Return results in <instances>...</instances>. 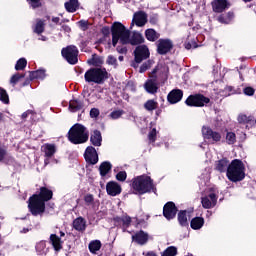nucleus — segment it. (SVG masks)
Masks as SVG:
<instances>
[{"label": "nucleus", "instance_id": "4be33fe9", "mask_svg": "<svg viewBox=\"0 0 256 256\" xmlns=\"http://www.w3.org/2000/svg\"><path fill=\"white\" fill-rule=\"evenodd\" d=\"M205 225V219L203 217H195L191 220L190 226L194 231H199Z\"/></svg>", "mask_w": 256, "mask_h": 256}, {"label": "nucleus", "instance_id": "f8f14e48", "mask_svg": "<svg viewBox=\"0 0 256 256\" xmlns=\"http://www.w3.org/2000/svg\"><path fill=\"white\" fill-rule=\"evenodd\" d=\"M173 49V42L169 39H160L158 40L157 51L159 55H166Z\"/></svg>", "mask_w": 256, "mask_h": 256}, {"label": "nucleus", "instance_id": "0e129e2a", "mask_svg": "<svg viewBox=\"0 0 256 256\" xmlns=\"http://www.w3.org/2000/svg\"><path fill=\"white\" fill-rule=\"evenodd\" d=\"M29 111H27V112H24L23 114H22V119H27V117H29Z\"/></svg>", "mask_w": 256, "mask_h": 256}, {"label": "nucleus", "instance_id": "e433bc0d", "mask_svg": "<svg viewBox=\"0 0 256 256\" xmlns=\"http://www.w3.org/2000/svg\"><path fill=\"white\" fill-rule=\"evenodd\" d=\"M43 31H45V23L43 20H38L34 28V33L40 35V33H43Z\"/></svg>", "mask_w": 256, "mask_h": 256}, {"label": "nucleus", "instance_id": "c85d7f7f", "mask_svg": "<svg viewBox=\"0 0 256 256\" xmlns=\"http://www.w3.org/2000/svg\"><path fill=\"white\" fill-rule=\"evenodd\" d=\"M36 251L38 255H47L49 252V248H47V242L46 241H40L36 244Z\"/></svg>", "mask_w": 256, "mask_h": 256}, {"label": "nucleus", "instance_id": "7ed1b4c3", "mask_svg": "<svg viewBox=\"0 0 256 256\" xmlns=\"http://www.w3.org/2000/svg\"><path fill=\"white\" fill-rule=\"evenodd\" d=\"M226 177L232 183L243 181L245 179V164H243V161L234 159L228 166Z\"/></svg>", "mask_w": 256, "mask_h": 256}, {"label": "nucleus", "instance_id": "6ab92c4d", "mask_svg": "<svg viewBox=\"0 0 256 256\" xmlns=\"http://www.w3.org/2000/svg\"><path fill=\"white\" fill-rule=\"evenodd\" d=\"M133 23L137 27H143L147 23V14L145 12H137L134 14Z\"/></svg>", "mask_w": 256, "mask_h": 256}, {"label": "nucleus", "instance_id": "6e6d98bb", "mask_svg": "<svg viewBox=\"0 0 256 256\" xmlns=\"http://www.w3.org/2000/svg\"><path fill=\"white\" fill-rule=\"evenodd\" d=\"M7 157V150L0 144V161H3Z\"/></svg>", "mask_w": 256, "mask_h": 256}, {"label": "nucleus", "instance_id": "393cba45", "mask_svg": "<svg viewBox=\"0 0 256 256\" xmlns=\"http://www.w3.org/2000/svg\"><path fill=\"white\" fill-rule=\"evenodd\" d=\"M50 243L56 251H61V249H63L61 238H59V236L56 234L50 235Z\"/></svg>", "mask_w": 256, "mask_h": 256}, {"label": "nucleus", "instance_id": "c03bdc74", "mask_svg": "<svg viewBox=\"0 0 256 256\" xmlns=\"http://www.w3.org/2000/svg\"><path fill=\"white\" fill-rule=\"evenodd\" d=\"M123 113V110H115L110 114V119H120Z\"/></svg>", "mask_w": 256, "mask_h": 256}, {"label": "nucleus", "instance_id": "6e6552de", "mask_svg": "<svg viewBox=\"0 0 256 256\" xmlns=\"http://www.w3.org/2000/svg\"><path fill=\"white\" fill-rule=\"evenodd\" d=\"M207 103H209V98L201 94L189 96L186 100V105L189 107H204Z\"/></svg>", "mask_w": 256, "mask_h": 256}, {"label": "nucleus", "instance_id": "f704fd0d", "mask_svg": "<svg viewBox=\"0 0 256 256\" xmlns=\"http://www.w3.org/2000/svg\"><path fill=\"white\" fill-rule=\"evenodd\" d=\"M25 67H27V59L20 58L15 65L16 71H23Z\"/></svg>", "mask_w": 256, "mask_h": 256}, {"label": "nucleus", "instance_id": "9b49d317", "mask_svg": "<svg viewBox=\"0 0 256 256\" xmlns=\"http://www.w3.org/2000/svg\"><path fill=\"white\" fill-rule=\"evenodd\" d=\"M134 55L136 63H141L144 59H148L150 55L149 48L145 45L137 46L134 51Z\"/></svg>", "mask_w": 256, "mask_h": 256}, {"label": "nucleus", "instance_id": "ddd939ff", "mask_svg": "<svg viewBox=\"0 0 256 256\" xmlns=\"http://www.w3.org/2000/svg\"><path fill=\"white\" fill-rule=\"evenodd\" d=\"M163 215L168 220L175 219V215H177V206L173 202H167L163 208Z\"/></svg>", "mask_w": 256, "mask_h": 256}, {"label": "nucleus", "instance_id": "bf43d9fd", "mask_svg": "<svg viewBox=\"0 0 256 256\" xmlns=\"http://www.w3.org/2000/svg\"><path fill=\"white\" fill-rule=\"evenodd\" d=\"M102 33H103V35H109V27H103Z\"/></svg>", "mask_w": 256, "mask_h": 256}, {"label": "nucleus", "instance_id": "f257e3e1", "mask_svg": "<svg viewBox=\"0 0 256 256\" xmlns=\"http://www.w3.org/2000/svg\"><path fill=\"white\" fill-rule=\"evenodd\" d=\"M122 43V45H141L145 42V38L139 32H131L127 30L120 22H115L112 25V44L113 47L117 46V43Z\"/></svg>", "mask_w": 256, "mask_h": 256}, {"label": "nucleus", "instance_id": "69168bd1", "mask_svg": "<svg viewBox=\"0 0 256 256\" xmlns=\"http://www.w3.org/2000/svg\"><path fill=\"white\" fill-rule=\"evenodd\" d=\"M21 233H29V229L24 228L23 230H21Z\"/></svg>", "mask_w": 256, "mask_h": 256}, {"label": "nucleus", "instance_id": "f3484780", "mask_svg": "<svg viewBox=\"0 0 256 256\" xmlns=\"http://www.w3.org/2000/svg\"><path fill=\"white\" fill-rule=\"evenodd\" d=\"M212 8L215 13H223L225 9H229V2L227 0H214Z\"/></svg>", "mask_w": 256, "mask_h": 256}, {"label": "nucleus", "instance_id": "603ef678", "mask_svg": "<svg viewBox=\"0 0 256 256\" xmlns=\"http://www.w3.org/2000/svg\"><path fill=\"white\" fill-rule=\"evenodd\" d=\"M244 94L248 95L249 97H253V95H255V89H253L252 87H246L243 90Z\"/></svg>", "mask_w": 256, "mask_h": 256}, {"label": "nucleus", "instance_id": "8fccbe9b", "mask_svg": "<svg viewBox=\"0 0 256 256\" xmlns=\"http://www.w3.org/2000/svg\"><path fill=\"white\" fill-rule=\"evenodd\" d=\"M248 121H249V116H247L245 114H241L238 116V123H243V124L247 125Z\"/></svg>", "mask_w": 256, "mask_h": 256}, {"label": "nucleus", "instance_id": "a18cd8bd", "mask_svg": "<svg viewBox=\"0 0 256 256\" xmlns=\"http://www.w3.org/2000/svg\"><path fill=\"white\" fill-rule=\"evenodd\" d=\"M148 139L149 141H151V143H155V139H157V129L153 128L149 135H148Z\"/></svg>", "mask_w": 256, "mask_h": 256}, {"label": "nucleus", "instance_id": "a878e982", "mask_svg": "<svg viewBox=\"0 0 256 256\" xmlns=\"http://www.w3.org/2000/svg\"><path fill=\"white\" fill-rule=\"evenodd\" d=\"M65 9L68 13H75L79 9V0H69L65 3Z\"/></svg>", "mask_w": 256, "mask_h": 256}, {"label": "nucleus", "instance_id": "1a4fd4ad", "mask_svg": "<svg viewBox=\"0 0 256 256\" xmlns=\"http://www.w3.org/2000/svg\"><path fill=\"white\" fill-rule=\"evenodd\" d=\"M203 138L210 143H219L221 141V134L219 132L213 131L210 127L204 126L202 128Z\"/></svg>", "mask_w": 256, "mask_h": 256}, {"label": "nucleus", "instance_id": "e2e57ef3", "mask_svg": "<svg viewBox=\"0 0 256 256\" xmlns=\"http://www.w3.org/2000/svg\"><path fill=\"white\" fill-rule=\"evenodd\" d=\"M145 256H157V253L153 252V251H148Z\"/></svg>", "mask_w": 256, "mask_h": 256}, {"label": "nucleus", "instance_id": "39448f33", "mask_svg": "<svg viewBox=\"0 0 256 256\" xmlns=\"http://www.w3.org/2000/svg\"><path fill=\"white\" fill-rule=\"evenodd\" d=\"M68 139L74 145L86 143L89 139V131L81 124H75L68 132Z\"/></svg>", "mask_w": 256, "mask_h": 256}, {"label": "nucleus", "instance_id": "2f4dec72", "mask_svg": "<svg viewBox=\"0 0 256 256\" xmlns=\"http://www.w3.org/2000/svg\"><path fill=\"white\" fill-rule=\"evenodd\" d=\"M178 221L182 227H187L189 222H187V211H181L178 213Z\"/></svg>", "mask_w": 256, "mask_h": 256}, {"label": "nucleus", "instance_id": "72a5a7b5", "mask_svg": "<svg viewBox=\"0 0 256 256\" xmlns=\"http://www.w3.org/2000/svg\"><path fill=\"white\" fill-rule=\"evenodd\" d=\"M45 70H37L30 73V78L32 79H45Z\"/></svg>", "mask_w": 256, "mask_h": 256}, {"label": "nucleus", "instance_id": "f03ea898", "mask_svg": "<svg viewBox=\"0 0 256 256\" xmlns=\"http://www.w3.org/2000/svg\"><path fill=\"white\" fill-rule=\"evenodd\" d=\"M53 199V191L42 187L39 194H34L28 200V209L32 215H43L45 213V203Z\"/></svg>", "mask_w": 256, "mask_h": 256}, {"label": "nucleus", "instance_id": "0eeeda50", "mask_svg": "<svg viewBox=\"0 0 256 256\" xmlns=\"http://www.w3.org/2000/svg\"><path fill=\"white\" fill-rule=\"evenodd\" d=\"M61 53L62 57H64V59H66L70 65H76V63L79 61L77 58L79 55V50H77L76 46L70 45L66 48H63Z\"/></svg>", "mask_w": 256, "mask_h": 256}, {"label": "nucleus", "instance_id": "aec40b11", "mask_svg": "<svg viewBox=\"0 0 256 256\" xmlns=\"http://www.w3.org/2000/svg\"><path fill=\"white\" fill-rule=\"evenodd\" d=\"M132 241H135L138 245H145L149 241V235L143 231L137 232L132 236Z\"/></svg>", "mask_w": 256, "mask_h": 256}, {"label": "nucleus", "instance_id": "4468645a", "mask_svg": "<svg viewBox=\"0 0 256 256\" xmlns=\"http://www.w3.org/2000/svg\"><path fill=\"white\" fill-rule=\"evenodd\" d=\"M155 73H157V68H155L150 74V78L144 85L147 93H157V80L155 79Z\"/></svg>", "mask_w": 256, "mask_h": 256}, {"label": "nucleus", "instance_id": "49530a36", "mask_svg": "<svg viewBox=\"0 0 256 256\" xmlns=\"http://www.w3.org/2000/svg\"><path fill=\"white\" fill-rule=\"evenodd\" d=\"M108 65H112L113 67H117V58L113 55H109L106 60Z\"/></svg>", "mask_w": 256, "mask_h": 256}, {"label": "nucleus", "instance_id": "37998d69", "mask_svg": "<svg viewBox=\"0 0 256 256\" xmlns=\"http://www.w3.org/2000/svg\"><path fill=\"white\" fill-rule=\"evenodd\" d=\"M153 63H154L153 61L148 60L147 62L142 64V66L140 67L139 73H145V71H147V69H149L153 65Z\"/></svg>", "mask_w": 256, "mask_h": 256}, {"label": "nucleus", "instance_id": "a211bd4d", "mask_svg": "<svg viewBox=\"0 0 256 256\" xmlns=\"http://www.w3.org/2000/svg\"><path fill=\"white\" fill-rule=\"evenodd\" d=\"M181 99H183V91H181L179 89L172 90L168 94V101L172 105H174L175 103H179V101H181Z\"/></svg>", "mask_w": 256, "mask_h": 256}, {"label": "nucleus", "instance_id": "423d86ee", "mask_svg": "<svg viewBox=\"0 0 256 256\" xmlns=\"http://www.w3.org/2000/svg\"><path fill=\"white\" fill-rule=\"evenodd\" d=\"M108 73L105 68H91L84 74V79L86 83H95L96 85H101L108 78Z\"/></svg>", "mask_w": 256, "mask_h": 256}, {"label": "nucleus", "instance_id": "c9c22d12", "mask_svg": "<svg viewBox=\"0 0 256 256\" xmlns=\"http://www.w3.org/2000/svg\"><path fill=\"white\" fill-rule=\"evenodd\" d=\"M234 15L233 12H229L227 16H219L218 21L219 23H225L226 25L231 23V19H233Z\"/></svg>", "mask_w": 256, "mask_h": 256}, {"label": "nucleus", "instance_id": "58836bf2", "mask_svg": "<svg viewBox=\"0 0 256 256\" xmlns=\"http://www.w3.org/2000/svg\"><path fill=\"white\" fill-rule=\"evenodd\" d=\"M177 255V247L170 246L168 247L161 256H175Z\"/></svg>", "mask_w": 256, "mask_h": 256}, {"label": "nucleus", "instance_id": "5fc2aeb1", "mask_svg": "<svg viewBox=\"0 0 256 256\" xmlns=\"http://www.w3.org/2000/svg\"><path fill=\"white\" fill-rule=\"evenodd\" d=\"M100 114V112H99V109H97V108H92L91 110H90V117L92 118V119H97V116Z\"/></svg>", "mask_w": 256, "mask_h": 256}, {"label": "nucleus", "instance_id": "7c9ffc66", "mask_svg": "<svg viewBox=\"0 0 256 256\" xmlns=\"http://www.w3.org/2000/svg\"><path fill=\"white\" fill-rule=\"evenodd\" d=\"M100 175L102 177H105L109 171H111V163L109 162H103L99 167Z\"/></svg>", "mask_w": 256, "mask_h": 256}, {"label": "nucleus", "instance_id": "338daca9", "mask_svg": "<svg viewBox=\"0 0 256 256\" xmlns=\"http://www.w3.org/2000/svg\"><path fill=\"white\" fill-rule=\"evenodd\" d=\"M52 21H53L54 23H59V18H53Z\"/></svg>", "mask_w": 256, "mask_h": 256}, {"label": "nucleus", "instance_id": "3c124183", "mask_svg": "<svg viewBox=\"0 0 256 256\" xmlns=\"http://www.w3.org/2000/svg\"><path fill=\"white\" fill-rule=\"evenodd\" d=\"M29 5L33 7V9H37V7H41V0H28Z\"/></svg>", "mask_w": 256, "mask_h": 256}, {"label": "nucleus", "instance_id": "9d476101", "mask_svg": "<svg viewBox=\"0 0 256 256\" xmlns=\"http://www.w3.org/2000/svg\"><path fill=\"white\" fill-rule=\"evenodd\" d=\"M201 203L204 209H213L217 205V194L210 192L208 195L202 197Z\"/></svg>", "mask_w": 256, "mask_h": 256}, {"label": "nucleus", "instance_id": "473e14b6", "mask_svg": "<svg viewBox=\"0 0 256 256\" xmlns=\"http://www.w3.org/2000/svg\"><path fill=\"white\" fill-rule=\"evenodd\" d=\"M99 249H101V241L95 240V241L90 242L89 250L91 253H97V251H99Z\"/></svg>", "mask_w": 256, "mask_h": 256}, {"label": "nucleus", "instance_id": "774afa93", "mask_svg": "<svg viewBox=\"0 0 256 256\" xmlns=\"http://www.w3.org/2000/svg\"><path fill=\"white\" fill-rule=\"evenodd\" d=\"M185 48H186V49H191V44H186V45H185Z\"/></svg>", "mask_w": 256, "mask_h": 256}, {"label": "nucleus", "instance_id": "a19ab883", "mask_svg": "<svg viewBox=\"0 0 256 256\" xmlns=\"http://www.w3.org/2000/svg\"><path fill=\"white\" fill-rule=\"evenodd\" d=\"M23 77H25L24 74L17 73L11 77L10 83H12V85H17V83H19V80L23 79Z\"/></svg>", "mask_w": 256, "mask_h": 256}, {"label": "nucleus", "instance_id": "412c9836", "mask_svg": "<svg viewBox=\"0 0 256 256\" xmlns=\"http://www.w3.org/2000/svg\"><path fill=\"white\" fill-rule=\"evenodd\" d=\"M90 141L94 147H101V143L103 141V136H101V132L98 130L93 131L90 137Z\"/></svg>", "mask_w": 256, "mask_h": 256}, {"label": "nucleus", "instance_id": "c756f323", "mask_svg": "<svg viewBox=\"0 0 256 256\" xmlns=\"http://www.w3.org/2000/svg\"><path fill=\"white\" fill-rule=\"evenodd\" d=\"M145 36L148 41H157L159 39V34L154 29H147Z\"/></svg>", "mask_w": 256, "mask_h": 256}, {"label": "nucleus", "instance_id": "052dcab7", "mask_svg": "<svg viewBox=\"0 0 256 256\" xmlns=\"http://www.w3.org/2000/svg\"><path fill=\"white\" fill-rule=\"evenodd\" d=\"M62 29H63V31H66V33L71 32V27H69L67 25L62 26Z\"/></svg>", "mask_w": 256, "mask_h": 256}, {"label": "nucleus", "instance_id": "680f3d73", "mask_svg": "<svg viewBox=\"0 0 256 256\" xmlns=\"http://www.w3.org/2000/svg\"><path fill=\"white\" fill-rule=\"evenodd\" d=\"M78 23H79L80 27H87V21H85V20H81Z\"/></svg>", "mask_w": 256, "mask_h": 256}, {"label": "nucleus", "instance_id": "4d7b16f0", "mask_svg": "<svg viewBox=\"0 0 256 256\" xmlns=\"http://www.w3.org/2000/svg\"><path fill=\"white\" fill-rule=\"evenodd\" d=\"M122 223L123 225H125L126 227L129 226L131 224V217L129 216H124L122 218Z\"/></svg>", "mask_w": 256, "mask_h": 256}, {"label": "nucleus", "instance_id": "dca6fc26", "mask_svg": "<svg viewBox=\"0 0 256 256\" xmlns=\"http://www.w3.org/2000/svg\"><path fill=\"white\" fill-rule=\"evenodd\" d=\"M106 191L108 195L111 197H117V195H121V185L117 182H108L106 185Z\"/></svg>", "mask_w": 256, "mask_h": 256}, {"label": "nucleus", "instance_id": "ea45409f", "mask_svg": "<svg viewBox=\"0 0 256 256\" xmlns=\"http://www.w3.org/2000/svg\"><path fill=\"white\" fill-rule=\"evenodd\" d=\"M0 101H2V103H5L6 105L9 103V95L7 94V91L3 88H0Z\"/></svg>", "mask_w": 256, "mask_h": 256}, {"label": "nucleus", "instance_id": "de8ad7c7", "mask_svg": "<svg viewBox=\"0 0 256 256\" xmlns=\"http://www.w3.org/2000/svg\"><path fill=\"white\" fill-rule=\"evenodd\" d=\"M256 118L253 116H249L248 121L246 122V127L249 129L250 127H255Z\"/></svg>", "mask_w": 256, "mask_h": 256}, {"label": "nucleus", "instance_id": "864d4df0", "mask_svg": "<svg viewBox=\"0 0 256 256\" xmlns=\"http://www.w3.org/2000/svg\"><path fill=\"white\" fill-rule=\"evenodd\" d=\"M84 201H85L86 205H93V201H94L93 195L87 194L84 197Z\"/></svg>", "mask_w": 256, "mask_h": 256}, {"label": "nucleus", "instance_id": "79ce46f5", "mask_svg": "<svg viewBox=\"0 0 256 256\" xmlns=\"http://www.w3.org/2000/svg\"><path fill=\"white\" fill-rule=\"evenodd\" d=\"M226 141H227L228 145H233V143H235V141H236L235 133L228 132L226 135Z\"/></svg>", "mask_w": 256, "mask_h": 256}, {"label": "nucleus", "instance_id": "2eb2a0df", "mask_svg": "<svg viewBox=\"0 0 256 256\" xmlns=\"http://www.w3.org/2000/svg\"><path fill=\"white\" fill-rule=\"evenodd\" d=\"M84 157H85V160L87 161V163H91V165H95L99 161V156L97 155V150L92 146H90L86 149Z\"/></svg>", "mask_w": 256, "mask_h": 256}, {"label": "nucleus", "instance_id": "13d9d810", "mask_svg": "<svg viewBox=\"0 0 256 256\" xmlns=\"http://www.w3.org/2000/svg\"><path fill=\"white\" fill-rule=\"evenodd\" d=\"M117 51H118V53L125 54V53H127V48L118 46Z\"/></svg>", "mask_w": 256, "mask_h": 256}, {"label": "nucleus", "instance_id": "20e7f679", "mask_svg": "<svg viewBox=\"0 0 256 256\" xmlns=\"http://www.w3.org/2000/svg\"><path fill=\"white\" fill-rule=\"evenodd\" d=\"M132 189L135 195H145L153 191V180L147 175L137 176L132 179Z\"/></svg>", "mask_w": 256, "mask_h": 256}, {"label": "nucleus", "instance_id": "bb28decb", "mask_svg": "<svg viewBox=\"0 0 256 256\" xmlns=\"http://www.w3.org/2000/svg\"><path fill=\"white\" fill-rule=\"evenodd\" d=\"M83 101L81 100H71L69 104V109L72 113H77V111H81L83 109Z\"/></svg>", "mask_w": 256, "mask_h": 256}, {"label": "nucleus", "instance_id": "b1692460", "mask_svg": "<svg viewBox=\"0 0 256 256\" xmlns=\"http://www.w3.org/2000/svg\"><path fill=\"white\" fill-rule=\"evenodd\" d=\"M43 152L45 153V157H53L57 152V147L55 144H44L42 146Z\"/></svg>", "mask_w": 256, "mask_h": 256}, {"label": "nucleus", "instance_id": "09e8293b", "mask_svg": "<svg viewBox=\"0 0 256 256\" xmlns=\"http://www.w3.org/2000/svg\"><path fill=\"white\" fill-rule=\"evenodd\" d=\"M116 179L117 181H125L127 179V172L125 171H120L117 175H116Z\"/></svg>", "mask_w": 256, "mask_h": 256}, {"label": "nucleus", "instance_id": "cd10ccee", "mask_svg": "<svg viewBox=\"0 0 256 256\" xmlns=\"http://www.w3.org/2000/svg\"><path fill=\"white\" fill-rule=\"evenodd\" d=\"M230 164H231V163H229V160H227V159H222V160H220V161H218V162L216 163V169H217V171H219L220 173H225V171H226V173H227Z\"/></svg>", "mask_w": 256, "mask_h": 256}, {"label": "nucleus", "instance_id": "5701e85b", "mask_svg": "<svg viewBox=\"0 0 256 256\" xmlns=\"http://www.w3.org/2000/svg\"><path fill=\"white\" fill-rule=\"evenodd\" d=\"M73 227L76 231H85L87 228V222L83 219V217H78L73 221Z\"/></svg>", "mask_w": 256, "mask_h": 256}, {"label": "nucleus", "instance_id": "4c0bfd02", "mask_svg": "<svg viewBox=\"0 0 256 256\" xmlns=\"http://www.w3.org/2000/svg\"><path fill=\"white\" fill-rule=\"evenodd\" d=\"M144 107L147 111H155V109H157V102L154 100H148L144 104Z\"/></svg>", "mask_w": 256, "mask_h": 256}]
</instances>
